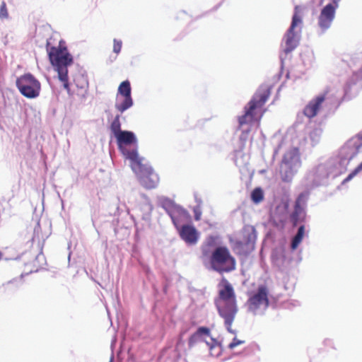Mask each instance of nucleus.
Here are the masks:
<instances>
[{"label":"nucleus","mask_w":362,"mask_h":362,"mask_svg":"<svg viewBox=\"0 0 362 362\" xmlns=\"http://www.w3.org/2000/svg\"><path fill=\"white\" fill-rule=\"evenodd\" d=\"M119 150L129 160L130 167L140 183L147 189H153L158 183V175L152 168L145 163L144 158L138 153V141L132 132L122 131L115 136Z\"/></svg>","instance_id":"nucleus-1"},{"label":"nucleus","mask_w":362,"mask_h":362,"mask_svg":"<svg viewBox=\"0 0 362 362\" xmlns=\"http://www.w3.org/2000/svg\"><path fill=\"white\" fill-rule=\"evenodd\" d=\"M215 305L219 315L224 320L228 332L235 334L231 325L238 313V306L235 292L230 283L226 282L219 290L218 296L215 299Z\"/></svg>","instance_id":"nucleus-2"},{"label":"nucleus","mask_w":362,"mask_h":362,"mask_svg":"<svg viewBox=\"0 0 362 362\" xmlns=\"http://www.w3.org/2000/svg\"><path fill=\"white\" fill-rule=\"evenodd\" d=\"M49 60L57 73L59 80L69 95H71L68 76V67L71 65L73 58L66 47H52L47 48Z\"/></svg>","instance_id":"nucleus-3"},{"label":"nucleus","mask_w":362,"mask_h":362,"mask_svg":"<svg viewBox=\"0 0 362 362\" xmlns=\"http://www.w3.org/2000/svg\"><path fill=\"white\" fill-rule=\"evenodd\" d=\"M270 86H261L245 107V113L238 117L240 126L249 124L262 117V107L270 95Z\"/></svg>","instance_id":"nucleus-4"},{"label":"nucleus","mask_w":362,"mask_h":362,"mask_svg":"<svg viewBox=\"0 0 362 362\" xmlns=\"http://www.w3.org/2000/svg\"><path fill=\"white\" fill-rule=\"evenodd\" d=\"M235 259L229 249L226 246H218L206 257L205 266L222 274L233 271L235 269Z\"/></svg>","instance_id":"nucleus-5"},{"label":"nucleus","mask_w":362,"mask_h":362,"mask_svg":"<svg viewBox=\"0 0 362 362\" xmlns=\"http://www.w3.org/2000/svg\"><path fill=\"white\" fill-rule=\"evenodd\" d=\"M302 166L300 149L292 147L284 155L279 168V174L284 182H291Z\"/></svg>","instance_id":"nucleus-6"},{"label":"nucleus","mask_w":362,"mask_h":362,"mask_svg":"<svg viewBox=\"0 0 362 362\" xmlns=\"http://www.w3.org/2000/svg\"><path fill=\"white\" fill-rule=\"evenodd\" d=\"M303 24V12L300 6H296L294 8V13L292 17L291 26L286 32L285 39L284 52L286 54L290 53L298 45L300 37L298 33L294 30L300 26L299 33L301 31V25Z\"/></svg>","instance_id":"nucleus-7"},{"label":"nucleus","mask_w":362,"mask_h":362,"mask_svg":"<svg viewBox=\"0 0 362 362\" xmlns=\"http://www.w3.org/2000/svg\"><path fill=\"white\" fill-rule=\"evenodd\" d=\"M20 93L28 98H35L40 95V83L32 74H25L16 79Z\"/></svg>","instance_id":"nucleus-8"},{"label":"nucleus","mask_w":362,"mask_h":362,"mask_svg":"<svg viewBox=\"0 0 362 362\" xmlns=\"http://www.w3.org/2000/svg\"><path fill=\"white\" fill-rule=\"evenodd\" d=\"M268 288L265 286H259L257 291L251 294L247 305L248 309L255 315L262 314L269 306Z\"/></svg>","instance_id":"nucleus-9"},{"label":"nucleus","mask_w":362,"mask_h":362,"mask_svg":"<svg viewBox=\"0 0 362 362\" xmlns=\"http://www.w3.org/2000/svg\"><path fill=\"white\" fill-rule=\"evenodd\" d=\"M158 203L170 216L173 224L178 227L180 221H188L189 216L186 210L177 205L173 201L165 197H159Z\"/></svg>","instance_id":"nucleus-10"},{"label":"nucleus","mask_w":362,"mask_h":362,"mask_svg":"<svg viewBox=\"0 0 362 362\" xmlns=\"http://www.w3.org/2000/svg\"><path fill=\"white\" fill-rule=\"evenodd\" d=\"M244 240L236 241L233 246L234 251L240 255H247L254 249L256 240L255 230L253 228H247L243 232Z\"/></svg>","instance_id":"nucleus-11"},{"label":"nucleus","mask_w":362,"mask_h":362,"mask_svg":"<svg viewBox=\"0 0 362 362\" xmlns=\"http://www.w3.org/2000/svg\"><path fill=\"white\" fill-rule=\"evenodd\" d=\"M338 8V0H332V2L326 5L320 11L318 17V25L325 31L330 28L335 17L336 10Z\"/></svg>","instance_id":"nucleus-12"},{"label":"nucleus","mask_w":362,"mask_h":362,"mask_svg":"<svg viewBox=\"0 0 362 362\" xmlns=\"http://www.w3.org/2000/svg\"><path fill=\"white\" fill-rule=\"evenodd\" d=\"M200 341H205L211 350L216 348L214 345L215 341L210 337V329L207 327H199L189 337L188 345L191 348Z\"/></svg>","instance_id":"nucleus-13"},{"label":"nucleus","mask_w":362,"mask_h":362,"mask_svg":"<svg viewBox=\"0 0 362 362\" xmlns=\"http://www.w3.org/2000/svg\"><path fill=\"white\" fill-rule=\"evenodd\" d=\"M187 221H180L178 227H176L180 238L187 245H194L197 243L199 239V234L196 228L192 225H182V223Z\"/></svg>","instance_id":"nucleus-14"},{"label":"nucleus","mask_w":362,"mask_h":362,"mask_svg":"<svg viewBox=\"0 0 362 362\" xmlns=\"http://www.w3.org/2000/svg\"><path fill=\"white\" fill-rule=\"evenodd\" d=\"M326 93L320 95L311 100L303 110V114L308 118L315 117L325 100Z\"/></svg>","instance_id":"nucleus-15"},{"label":"nucleus","mask_w":362,"mask_h":362,"mask_svg":"<svg viewBox=\"0 0 362 362\" xmlns=\"http://www.w3.org/2000/svg\"><path fill=\"white\" fill-rule=\"evenodd\" d=\"M217 239L216 236H209L202 245V259L204 264H206V257L212 254L216 247H218Z\"/></svg>","instance_id":"nucleus-16"},{"label":"nucleus","mask_w":362,"mask_h":362,"mask_svg":"<svg viewBox=\"0 0 362 362\" xmlns=\"http://www.w3.org/2000/svg\"><path fill=\"white\" fill-rule=\"evenodd\" d=\"M134 105L133 99L132 96H116V100L115 107L120 113H123L127 110L132 107Z\"/></svg>","instance_id":"nucleus-17"},{"label":"nucleus","mask_w":362,"mask_h":362,"mask_svg":"<svg viewBox=\"0 0 362 362\" xmlns=\"http://www.w3.org/2000/svg\"><path fill=\"white\" fill-rule=\"evenodd\" d=\"M305 200V195L303 193H301L298 197L294 207V211L292 214V218L296 221L299 216V215L303 211V208L301 206V204L304 203Z\"/></svg>","instance_id":"nucleus-18"},{"label":"nucleus","mask_w":362,"mask_h":362,"mask_svg":"<svg viewBox=\"0 0 362 362\" xmlns=\"http://www.w3.org/2000/svg\"><path fill=\"white\" fill-rule=\"evenodd\" d=\"M305 234V226H300L298 230V233L293 237L291 244V248L292 250H295L298 248L299 245L303 240Z\"/></svg>","instance_id":"nucleus-19"},{"label":"nucleus","mask_w":362,"mask_h":362,"mask_svg":"<svg viewBox=\"0 0 362 362\" xmlns=\"http://www.w3.org/2000/svg\"><path fill=\"white\" fill-rule=\"evenodd\" d=\"M132 89L129 81L122 82L118 88V93L117 95L120 96H132Z\"/></svg>","instance_id":"nucleus-20"},{"label":"nucleus","mask_w":362,"mask_h":362,"mask_svg":"<svg viewBox=\"0 0 362 362\" xmlns=\"http://www.w3.org/2000/svg\"><path fill=\"white\" fill-rule=\"evenodd\" d=\"M264 198V193L261 188H255L251 193V199L255 204L260 203Z\"/></svg>","instance_id":"nucleus-21"},{"label":"nucleus","mask_w":362,"mask_h":362,"mask_svg":"<svg viewBox=\"0 0 362 362\" xmlns=\"http://www.w3.org/2000/svg\"><path fill=\"white\" fill-rule=\"evenodd\" d=\"M120 115H117L114 120L112 121L110 129L111 132L113 133L114 136H115L119 134V132H122L123 130L121 129V124H120Z\"/></svg>","instance_id":"nucleus-22"},{"label":"nucleus","mask_w":362,"mask_h":362,"mask_svg":"<svg viewBox=\"0 0 362 362\" xmlns=\"http://www.w3.org/2000/svg\"><path fill=\"white\" fill-rule=\"evenodd\" d=\"M8 18V13L6 7V4L4 1H2L0 6V19L5 20Z\"/></svg>","instance_id":"nucleus-23"},{"label":"nucleus","mask_w":362,"mask_h":362,"mask_svg":"<svg viewBox=\"0 0 362 362\" xmlns=\"http://www.w3.org/2000/svg\"><path fill=\"white\" fill-rule=\"evenodd\" d=\"M196 202H197V206L194 208V218L197 221H199L201 218L202 211H201V200L196 197Z\"/></svg>","instance_id":"nucleus-24"},{"label":"nucleus","mask_w":362,"mask_h":362,"mask_svg":"<svg viewBox=\"0 0 362 362\" xmlns=\"http://www.w3.org/2000/svg\"><path fill=\"white\" fill-rule=\"evenodd\" d=\"M361 170H362V163H360L355 170L351 172L344 180V182H349L351 180L354 176H356Z\"/></svg>","instance_id":"nucleus-25"},{"label":"nucleus","mask_w":362,"mask_h":362,"mask_svg":"<svg viewBox=\"0 0 362 362\" xmlns=\"http://www.w3.org/2000/svg\"><path fill=\"white\" fill-rule=\"evenodd\" d=\"M113 42V52L116 54H119L122 49V40L114 39Z\"/></svg>","instance_id":"nucleus-26"},{"label":"nucleus","mask_w":362,"mask_h":362,"mask_svg":"<svg viewBox=\"0 0 362 362\" xmlns=\"http://www.w3.org/2000/svg\"><path fill=\"white\" fill-rule=\"evenodd\" d=\"M244 343H245L244 341L238 339L236 337H234L233 339V341L229 344L228 348L230 349H233L235 347H236L237 346L243 344Z\"/></svg>","instance_id":"nucleus-27"},{"label":"nucleus","mask_w":362,"mask_h":362,"mask_svg":"<svg viewBox=\"0 0 362 362\" xmlns=\"http://www.w3.org/2000/svg\"><path fill=\"white\" fill-rule=\"evenodd\" d=\"M241 154L240 152H238L237 154H236V159H235V163L237 165H240V161H239V158H238V156H240Z\"/></svg>","instance_id":"nucleus-28"},{"label":"nucleus","mask_w":362,"mask_h":362,"mask_svg":"<svg viewBox=\"0 0 362 362\" xmlns=\"http://www.w3.org/2000/svg\"><path fill=\"white\" fill-rule=\"evenodd\" d=\"M284 206H285V209H287V208H288V203H287V202H286V203H285V204H284Z\"/></svg>","instance_id":"nucleus-29"},{"label":"nucleus","mask_w":362,"mask_h":362,"mask_svg":"<svg viewBox=\"0 0 362 362\" xmlns=\"http://www.w3.org/2000/svg\"><path fill=\"white\" fill-rule=\"evenodd\" d=\"M285 259H286L285 256H283V261H284Z\"/></svg>","instance_id":"nucleus-30"},{"label":"nucleus","mask_w":362,"mask_h":362,"mask_svg":"<svg viewBox=\"0 0 362 362\" xmlns=\"http://www.w3.org/2000/svg\"><path fill=\"white\" fill-rule=\"evenodd\" d=\"M111 362V361H110Z\"/></svg>","instance_id":"nucleus-31"}]
</instances>
